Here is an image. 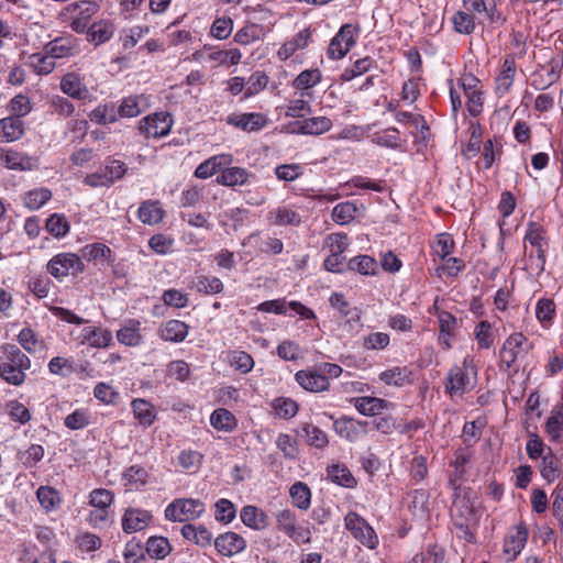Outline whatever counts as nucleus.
<instances>
[{
	"label": "nucleus",
	"mask_w": 563,
	"mask_h": 563,
	"mask_svg": "<svg viewBox=\"0 0 563 563\" xmlns=\"http://www.w3.org/2000/svg\"><path fill=\"white\" fill-rule=\"evenodd\" d=\"M3 358L0 362V377L8 384L19 386L25 380V371L30 369V358L13 344L2 346Z\"/></svg>",
	"instance_id": "obj_1"
},
{
	"label": "nucleus",
	"mask_w": 563,
	"mask_h": 563,
	"mask_svg": "<svg viewBox=\"0 0 563 563\" xmlns=\"http://www.w3.org/2000/svg\"><path fill=\"white\" fill-rule=\"evenodd\" d=\"M477 368L471 357H465L461 365L453 366L446 376L445 390L451 397H461L475 388Z\"/></svg>",
	"instance_id": "obj_2"
},
{
	"label": "nucleus",
	"mask_w": 563,
	"mask_h": 563,
	"mask_svg": "<svg viewBox=\"0 0 563 563\" xmlns=\"http://www.w3.org/2000/svg\"><path fill=\"white\" fill-rule=\"evenodd\" d=\"M99 11V4L96 1L81 0L68 4L65 8V14L69 15L70 29L78 33H87L90 27L91 18Z\"/></svg>",
	"instance_id": "obj_3"
},
{
	"label": "nucleus",
	"mask_w": 563,
	"mask_h": 563,
	"mask_svg": "<svg viewBox=\"0 0 563 563\" xmlns=\"http://www.w3.org/2000/svg\"><path fill=\"white\" fill-rule=\"evenodd\" d=\"M205 509V504L199 499H175L165 508V518L175 522L190 521L199 518Z\"/></svg>",
	"instance_id": "obj_4"
},
{
	"label": "nucleus",
	"mask_w": 563,
	"mask_h": 563,
	"mask_svg": "<svg viewBox=\"0 0 563 563\" xmlns=\"http://www.w3.org/2000/svg\"><path fill=\"white\" fill-rule=\"evenodd\" d=\"M85 265L80 256L75 253H59L47 263V272L58 280L68 275H77L84 272Z\"/></svg>",
	"instance_id": "obj_5"
},
{
	"label": "nucleus",
	"mask_w": 563,
	"mask_h": 563,
	"mask_svg": "<svg viewBox=\"0 0 563 563\" xmlns=\"http://www.w3.org/2000/svg\"><path fill=\"white\" fill-rule=\"evenodd\" d=\"M358 26L351 23L341 26L328 47V56L331 59L343 58L356 42Z\"/></svg>",
	"instance_id": "obj_6"
},
{
	"label": "nucleus",
	"mask_w": 563,
	"mask_h": 563,
	"mask_svg": "<svg viewBox=\"0 0 563 563\" xmlns=\"http://www.w3.org/2000/svg\"><path fill=\"white\" fill-rule=\"evenodd\" d=\"M531 343L522 333H512L506 339L500 350V358L510 368L519 358H523L531 349Z\"/></svg>",
	"instance_id": "obj_7"
},
{
	"label": "nucleus",
	"mask_w": 563,
	"mask_h": 563,
	"mask_svg": "<svg viewBox=\"0 0 563 563\" xmlns=\"http://www.w3.org/2000/svg\"><path fill=\"white\" fill-rule=\"evenodd\" d=\"M277 527L297 543L310 541L309 529L297 522L295 514L289 509H283L276 515Z\"/></svg>",
	"instance_id": "obj_8"
},
{
	"label": "nucleus",
	"mask_w": 563,
	"mask_h": 563,
	"mask_svg": "<svg viewBox=\"0 0 563 563\" xmlns=\"http://www.w3.org/2000/svg\"><path fill=\"white\" fill-rule=\"evenodd\" d=\"M173 119L170 114L165 112L147 115L140 121V130L146 137H163L167 135L172 129Z\"/></svg>",
	"instance_id": "obj_9"
},
{
	"label": "nucleus",
	"mask_w": 563,
	"mask_h": 563,
	"mask_svg": "<svg viewBox=\"0 0 563 563\" xmlns=\"http://www.w3.org/2000/svg\"><path fill=\"white\" fill-rule=\"evenodd\" d=\"M368 422L343 416L333 422L335 432L350 442H355L367 434Z\"/></svg>",
	"instance_id": "obj_10"
},
{
	"label": "nucleus",
	"mask_w": 563,
	"mask_h": 563,
	"mask_svg": "<svg viewBox=\"0 0 563 563\" xmlns=\"http://www.w3.org/2000/svg\"><path fill=\"white\" fill-rule=\"evenodd\" d=\"M152 514L148 510L129 507L124 510L121 526L125 533H134L144 530L152 521Z\"/></svg>",
	"instance_id": "obj_11"
},
{
	"label": "nucleus",
	"mask_w": 563,
	"mask_h": 563,
	"mask_svg": "<svg viewBox=\"0 0 563 563\" xmlns=\"http://www.w3.org/2000/svg\"><path fill=\"white\" fill-rule=\"evenodd\" d=\"M0 162L14 170H33L38 166L37 158L12 148H0Z\"/></svg>",
	"instance_id": "obj_12"
},
{
	"label": "nucleus",
	"mask_w": 563,
	"mask_h": 563,
	"mask_svg": "<svg viewBox=\"0 0 563 563\" xmlns=\"http://www.w3.org/2000/svg\"><path fill=\"white\" fill-rule=\"evenodd\" d=\"M351 402L361 415L366 417L379 416L395 407L388 400L371 396L355 397L351 399Z\"/></svg>",
	"instance_id": "obj_13"
},
{
	"label": "nucleus",
	"mask_w": 563,
	"mask_h": 563,
	"mask_svg": "<svg viewBox=\"0 0 563 563\" xmlns=\"http://www.w3.org/2000/svg\"><path fill=\"white\" fill-rule=\"evenodd\" d=\"M214 547L219 554L233 556L245 550L246 541L240 534L229 531L214 539Z\"/></svg>",
	"instance_id": "obj_14"
},
{
	"label": "nucleus",
	"mask_w": 563,
	"mask_h": 563,
	"mask_svg": "<svg viewBox=\"0 0 563 563\" xmlns=\"http://www.w3.org/2000/svg\"><path fill=\"white\" fill-rule=\"evenodd\" d=\"M295 379L303 389L312 393L328 390L330 386V380L321 376L317 366L297 372Z\"/></svg>",
	"instance_id": "obj_15"
},
{
	"label": "nucleus",
	"mask_w": 563,
	"mask_h": 563,
	"mask_svg": "<svg viewBox=\"0 0 563 563\" xmlns=\"http://www.w3.org/2000/svg\"><path fill=\"white\" fill-rule=\"evenodd\" d=\"M232 163L233 156L231 154L222 153L211 156L197 166L195 176L200 179H207L219 172L221 174L224 167L230 166Z\"/></svg>",
	"instance_id": "obj_16"
},
{
	"label": "nucleus",
	"mask_w": 563,
	"mask_h": 563,
	"mask_svg": "<svg viewBox=\"0 0 563 563\" xmlns=\"http://www.w3.org/2000/svg\"><path fill=\"white\" fill-rule=\"evenodd\" d=\"M451 515L453 517V521L455 520H465L466 522H477L478 515L475 509V500L471 497L470 494H464L463 496H457L452 504Z\"/></svg>",
	"instance_id": "obj_17"
},
{
	"label": "nucleus",
	"mask_w": 563,
	"mask_h": 563,
	"mask_svg": "<svg viewBox=\"0 0 563 563\" xmlns=\"http://www.w3.org/2000/svg\"><path fill=\"white\" fill-rule=\"evenodd\" d=\"M365 213V207L355 201H344L338 203L331 213L332 220L339 225H346L351 223L356 217H362Z\"/></svg>",
	"instance_id": "obj_18"
},
{
	"label": "nucleus",
	"mask_w": 563,
	"mask_h": 563,
	"mask_svg": "<svg viewBox=\"0 0 563 563\" xmlns=\"http://www.w3.org/2000/svg\"><path fill=\"white\" fill-rule=\"evenodd\" d=\"M525 241L531 245L530 257H537V267L543 268L544 264V238L542 228L537 223H530L525 236Z\"/></svg>",
	"instance_id": "obj_19"
},
{
	"label": "nucleus",
	"mask_w": 563,
	"mask_h": 563,
	"mask_svg": "<svg viewBox=\"0 0 563 563\" xmlns=\"http://www.w3.org/2000/svg\"><path fill=\"white\" fill-rule=\"evenodd\" d=\"M112 333L109 329L101 327H85L81 330V343L91 347L104 349L112 343Z\"/></svg>",
	"instance_id": "obj_20"
},
{
	"label": "nucleus",
	"mask_w": 563,
	"mask_h": 563,
	"mask_svg": "<svg viewBox=\"0 0 563 563\" xmlns=\"http://www.w3.org/2000/svg\"><path fill=\"white\" fill-rule=\"evenodd\" d=\"M117 339L119 343L126 346H139L143 342L141 333V322L135 319H129L117 331Z\"/></svg>",
	"instance_id": "obj_21"
},
{
	"label": "nucleus",
	"mask_w": 563,
	"mask_h": 563,
	"mask_svg": "<svg viewBox=\"0 0 563 563\" xmlns=\"http://www.w3.org/2000/svg\"><path fill=\"white\" fill-rule=\"evenodd\" d=\"M227 122L243 131L252 132L261 130L265 125L266 119L261 113H242L229 115Z\"/></svg>",
	"instance_id": "obj_22"
},
{
	"label": "nucleus",
	"mask_w": 563,
	"mask_h": 563,
	"mask_svg": "<svg viewBox=\"0 0 563 563\" xmlns=\"http://www.w3.org/2000/svg\"><path fill=\"white\" fill-rule=\"evenodd\" d=\"M139 220L147 225H155L164 218V210L158 200H145L141 202L137 210Z\"/></svg>",
	"instance_id": "obj_23"
},
{
	"label": "nucleus",
	"mask_w": 563,
	"mask_h": 563,
	"mask_svg": "<svg viewBox=\"0 0 563 563\" xmlns=\"http://www.w3.org/2000/svg\"><path fill=\"white\" fill-rule=\"evenodd\" d=\"M114 25L109 20L93 22L87 31V40L96 45L108 42L114 34Z\"/></svg>",
	"instance_id": "obj_24"
},
{
	"label": "nucleus",
	"mask_w": 563,
	"mask_h": 563,
	"mask_svg": "<svg viewBox=\"0 0 563 563\" xmlns=\"http://www.w3.org/2000/svg\"><path fill=\"white\" fill-rule=\"evenodd\" d=\"M60 89L64 93L78 100L85 99L88 96L87 87L75 73H68L62 78Z\"/></svg>",
	"instance_id": "obj_25"
},
{
	"label": "nucleus",
	"mask_w": 563,
	"mask_h": 563,
	"mask_svg": "<svg viewBox=\"0 0 563 563\" xmlns=\"http://www.w3.org/2000/svg\"><path fill=\"white\" fill-rule=\"evenodd\" d=\"M252 174L242 167H224L222 173L217 177V183L222 186L235 187L245 185Z\"/></svg>",
	"instance_id": "obj_26"
},
{
	"label": "nucleus",
	"mask_w": 563,
	"mask_h": 563,
	"mask_svg": "<svg viewBox=\"0 0 563 563\" xmlns=\"http://www.w3.org/2000/svg\"><path fill=\"white\" fill-rule=\"evenodd\" d=\"M189 327L180 320H169L159 329V336L168 342H181L188 334Z\"/></svg>",
	"instance_id": "obj_27"
},
{
	"label": "nucleus",
	"mask_w": 563,
	"mask_h": 563,
	"mask_svg": "<svg viewBox=\"0 0 563 563\" xmlns=\"http://www.w3.org/2000/svg\"><path fill=\"white\" fill-rule=\"evenodd\" d=\"M24 133L23 121L19 118L7 117L0 120V139L5 142H14Z\"/></svg>",
	"instance_id": "obj_28"
},
{
	"label": "nucleus",
	"mask_w": 563,
	"mask_h": 563,
	"mask_svg": "<svg viewBox=\"0 0 563 563\" xmlns=\"http://www.w3.org/2000/svg\"><path fill=\"white\" fill-rule=\"evenodd\" d=\"M131 407L134 418L142 427L147 428L154 423L156 413L151 402L145 399L137 398L131 402Z\"/></svg>",
	"instance_id": "obj_29"
},
{
	"label": "nucleus",
	"mask_w": 563,
	"mask_h": 563,
	"mask_svg": "<svg viewBox=\"0 0 563 563\" xmlns=\"http://www.w3.org/2000/svg\"><path fill=\"white\" fill-rule=\"evenodd\" d=\"M267 219L274 225H299L301 216L287 207H278L268 212Z\"/></svg>",
	"instance_id": "obj_30"
},
{
	"label": "nucleus",
	"mask_w": 563,
	"mask_h": 563,
	"mask_svg": "<svg viewBox=\"0 0 563 563\" xmlns=\"http://www.w3.org/2000/svg\"><path fill=\"white\" fill-rule=\"evenodd\" d=\"M332 128L331 119L327 117H313L298 123L297 132L301 134L319 135Z\"/></svg>",
	"instance_id": "obj_31"
},
{
	"label": "nucleus",
	"mask_w": 563,
	"mask_h": 563,
	"mask_svg": "<svg viewBox=\"0 0 563 563\" xmlns=\"http://www.w3.org/2000/svg\"><path fill=\"white\" fill-rule=\"evenodd\" d=\"M516 74V64L512 57H507L503 64L501 71L496 78V91L499 95H505L512 86Z\"/></svg>",
	"instance_id": "obj_32"
},
{
	"label": "nucleus",
	"mask_w": 563,
	"mask_h": 563,
	"mask_svg": "<svg viewBox=\"0 0 563 563\" xmlns=\"http://www.w3.org/2000/svg\"><path fill=\"white\" fill-rule=\"evenodd\" d=\"M148 478L147 471L141 465H132L122 474L123 485L128 490L139 489L145 485Z\"/></svg>",
	"instance_id": "obj_33"
},
{
	"label": "nucleus",
	"mask_w": 563,
	"mask_h": 563,
	"mask_svg": "<svg viewBox=\"0 0 563 563\" xmlns=\"http://www.w3.org/2000/svg\"><path fill=\"white\" fill-rule=\"evenodd\" d=\"M181 534L185 539L202 548L210 545L212 542V533L206 527L200 525H185L181 528Z\"/></svg>",
	"instance_id": "obj_34"
},
{
	"label": "nucleus",
	"mask_w": 563,
	"mask_h": 563,
	"mask_svg": "<svg viewBox=\"0 0 563 563\" xmlns=\"http://www.w3.org/2000/svg\"><path fill=\"white\" fill-rule=\"evenodd\" d=\"M411 371L407 367L395 366L379 374V380L386 385L402 387L410 383Z\"/></svg>",
	"instance_id": "obj_35"
},
{
	"label": "nucleus",
	"mask_w": 563,
	"mask_h": 563,
	"mask_svg": "<svg viewBox=\"0 0 563 563\" xmlns=\"http://www.w3.org/2000/svg\"><path fill=\"white\" fill-rule=\"evenodd\" d=\"M527 537V530L519 527L506 539L504 552L508 555L509 560L516 559V556L522 551Z\"/></svg>",
	"instance_id": "obj_36"
},
{
	"label": "nucleus",
	"mask_w": 563,
	"mask_h": 563,
	"mask_svg": "<svg viewBox=\"0 0 563 563\" xmlns=\"http://www.w3.org/2000/svg\"><path fill=\"white\" fill-rule=\"evenodd\" d=\"M309 38V30H301L278 49V56L282 59L289 58L296 51L305 48L308 45Z\"/></svg>",
	"instance_id": "obj_37"
},
{
	"label": "nucleus",
	"mask_w": 563,
	"mask_h": 563,
	"mask_svg": "<svg viewBox=\"0 0 563 563\" xmlns=\"http://www.w3.org/2000/svg\"><path fill=\"white\" fill-rule=\"evenodd\" d=\"M44 52L55 60L71 56L74 54V45L70 38L58 37L47 43L44 46Z\"/></svg>",
	"instance_id": "obj_38"
},
{
	"label": "nucleus",
	"mask_w": 563,
	"mask_h": 563,
	"mask_svg": "<svg viewBox=\"0 0 563 563\" xmlns=\"http://www.w3.org/2000/svg\"><path fill=\"white\" fill-rule=\"evenodd\" d=\"M242 522L252 529H263L266 527L265 514L254 506H245L240 512Z\"/></svg>",
	"instance_id": "obj_39"
},
{
	"label": "nucleus",
	"mask_w": 563,
	"mask_h": 563,
	"mask_svg": "<svg viewBox=\"0 0 563 563\" xmlns=\"http://www.w3.org/2000/svg\"><path fill=\"white\" fill-rule=\"evenodd\" d=\"M210 423L219 431L230 432L235 428L236 419L229 410L220 408L211 413Z\"/></svg>",
	"instance_id": "obj_40"
},
{
	"label": "nucleus",
	"mask_w": 563,
	"mask_h": 563,
	"mask_svg": "<svg viewBox=\"0 0 563 563\" xmlns=\"http://www.w3.org/2000/svg\"><path fill=\"white\" fill-rule=\"evenodd\" d=\"M328 476L330 479L340 485L347 488H352L356 485V479L351 474L349 468L342 464H334L328 467Z\"/></svg>",
	"instance_id": "obj_41"
},
{
	"label": "nucleus",
	"mask_w": 563,
	"mask_h": 563,
	"mask_svg": "<svg viewBox=\"0 0 563 563\" xmlns=\"http://www.w3.org/2000/svg\"><path fill=\"white\" fill-rule=\"evenodd\" d=\"M350 271L357 272L362 275H376L378 272L377 262L368 255H358L351 258L347 263Z\"/></svg>",
	"instance_id": "obj_42"
},
{
	"label": "nucleus",
	"mask_w": 563,
	"mask_h": 563,
	"mask_svg": "<svg viewBox=\"0 0 563 563\" xmlns=\"http://www.w3.org/2000/svg\"><path fill=\"white\" fill-rule=\"evenodd\" d=\"M227 361L231 367L242 374L250 373L254 367L253 357L244 351H230L227 355Z\"/></svg>",
	"instance_id": "obj_43"
},
{
	"label": "nucleus",
	"mask_w": 563,
	"mask_h": 563,
	"mask_svg": "<svg viewBox=\"0 0 563 563\" xmlns=\"http://www.w3.org/2000/svg\"><path fill=\"white\" fill-rule=\"evenodd\" d=\"M36 497L41 506L46 510H55L60 505L59 493L49 486H40L36 492Z\"/></svg>",
	"instance_id": "obj_44"
},
{
	"label": "nucleus",
	"mask_w": 563,
	"mask_h": 563,
	"mask_svg": "<svg viewBox=\"0 0 563 563\" xmlns=\"http://www.w3.org/2000/svg\"><path fill=\"white\" fill-rule=\"evenodd\" d=\"M146 553L152 559H164L167 556L170 551L172 547L169 544V541L167 538L164 537H151L146 542Z\"/></svg>",
	"instance_id": "obj_45"
},
{
	"label": "nucleus",
	"mask_w": 563,
	"mask_h": 563,
	"mask_svg": "<svg viewBox=\"0 0 563 563\" xmlns=\"http://www.w3.org/2000/svg\"><path fill=\"white\" fill-rule=\"evenodd\" d=\"M45 229L56 239L64 238L70 229V224L64 214L53 213L46 220Z\"/></svg>",
	"instance_id": "obj_46"
},
{
	"label": "nucleus",
	"mask_w": 563,
	"mask_h": 563,
	"mask_svg": "<svg viewBox=\"0 0 563 563\" xmlns=\"http://www.w3.org/2000/svg\"><path fill=\"white\" fill-rule=\"evenodd\" d=\"M52 197L47 188H36L26 192L23 197V203L30 210H37L43 207Z\"/></svg>",
	"instance_id": "obj_47"
},
{
	"label": "nucleus",
	"mask_w": 563,
	"mask_h": 563,
	"mask_svg": "<svg viewBox=\"0 0 563 563\" xmlns=\"http://www.w3.org/2000/svg\"><path fill=\"white\" fill-rule=\"evenodd\" d=\"M301 432L309 445L317 449H323L328 445V437L320 428L305 423L301 428Z\"/></svg>",
	"instance_id": "obj_48"
},
{
	"label": "nucleus",
	"mask_w": 563,
	"mask_h": 563,
	"mask_svg": "<svg viewBox=\"0 0 563 563\" xmlns=\"http://www.w3.org/2000/svg\"><path fill=\"white\" fill-rule=\"evenodd\" d=\"M292 504L299 509L306 510L310 506L311 493L309 487L301 483H295L289 490Z\"/></svg>",
	"instance_id": "obj_49"
},
{
	"label": "nucleus",
	"mask_w": 563,
	"mask_h": 563,
	"mask_svg": "<svg viewBox=\"0 0 563 563\" xmlns=\"http://www.w3.org/2000/svg\"><path fill=\"white\" fill-rule=\"evenodd\" d=\"M555 316V303L549 298H542L537 302L536 317L544 328L552 324Z\"/></svg>",
	"instance_id": "obj_50"
},
{
	"label": "nucleus",
	"mask_w": 563,
	"mask_h": 563,
	"mask_svg": "<svg viewBox=\"0 0 563 563\" xmlns=\"http://www.w3.org/2000/svg\"><path fill=\"white\" fill-rule=\"evenodd\" d=\"M321 78L322 75L319 69H306L295 78L292 86L296 89L307 90L317 86L321 81Z\"/></svg>",
	"instance_id": "obj_51"
},
{
	"label": "nucleus",
	"mask_w": 563,
	"mask_h": 563,
	"mask_svg": "<svg viewBox=\"0 0 563 563\" xmlns=\"http://www.w3.org/2000/svg\"><path fill=\"white\" fill-rule=\"evenodd\" d=\"M194 285L197 291L203 294H219L223 290V283L216 276L200 275Z\"/></svg>",
	"instance_id": "obj_52"
},
{
	"label": "nucleus",
	"mask_w": 563,
	"mask_h": 563,
	"mask_svg": "<svg viewBox=\"0 0 563 563\" xmlns=\"http://www.w3.org/2000/svg\"><path fill=\"white\" fill-rule=\"evenodd\" d=\"M444 550L437 544H429L426 550L416 554L410 563H442Z\"/></svg>",
	"instance_id": "obj_53"
},
{
	"label": "nucleus",
	"mask_w": 563,
	"mask_h": 563,
	"mask_svg": "<svg viewBox=\"0 0 563 563\" xmlns=\"http://www.w3.org/2000/svg\"><path fill=\"white\" fill-rule=\"evenodd\" d=\"M474 335L479 349H489L494 343L492 324L486 320L475 327Z\"/></svg>",
	"instance_id": "obj_54"
},
{
	"label": "nucleus",
	"mask_w": 563,
	"mask_h": 563,
	"mask_svg": "<svg viewBox=\"0 0 563 563\" xmlns=\"http://www.w3.org/2000/svg\"><path fill=\"white\" fill-rule=\"evenodd\" d=\"M81 256L91 262V261H99V260H108L111 255V250L102 243H92L85 245L80 250Z\"/></svg>",
	"instance_id": "obj_55"
},
{
	"label": "nucleus",
	"mask_w": 563,
	"mask_h": 563,
	"mask_svg": "<svg viewBox=\"0 0 563 563\" xmlns=\"http://www.w3.org/2000/svg\"><path fill=\"white\" fill-rule=\"evenodd\" d=\"M273 408L276 415L283 419H290L295 417L298 411L297 402L286 397L276 398L273 401Z\"/></svg>",
	"instance_id": "obj_56"
},
{
	"label": "nucleus",
	"mask_w": 563,
	"mask_h": 563,
	"mask_svg": "<svg viewBox=\"0 0 563 563\" xmlns=\"http://www.w3.org/2000/svg\"><path fill=\"white\" fill-rule=\"evenodd\" d=\"M114 496L112 492L104 488H97L89 494V505L92 508H102L110 510V506L113 504Z\"/></svg>",
	"instance_id": "obj_57"
},
{
	"label": "nucleus",
	"mask_w": 563,
	"mask_h": 563,
	"mask_svg": "<svg viewBox=\"0 0 563 563\" xmlns=\"http://www.w3.org/2000/svg\"><path fill=\"white\" fill-rule=\"evenodd\" d=\"M545 430L551 441H559L563 431V409L553 411L548 418Z\"/></svg>",
	"instance_id": "obj_58"
},
{
	"label": "nucleus",
	"mask_w": 563,
	"mask_h": 563,
	"mask_svg": "<svg viewBox=\"0 0 563 563\" xmlns=\"http://www.w3.org/2000/svg\"><path fill=\"white\" fill-rule=\"evenodd\" d=\"M268 84V77L264 71L253 73L246 80L245 98H250L264 90Z\"/></svg>",
	"instance_id": "obj_59"
},
{
	"label": "nucleus",
	"mask_w": 563,
	"mask_h": 563,
	"mask_svg": "<svg viewBox=\"0 0 563 563\" xmlns=\"http://www.w3.org/2000/svg\"><path fill=\"white\" fill-rule=\"evenodd\" d=\"M143 99L141 97H128L121 102L118 113L120 117L134 118L142 112Z\"/></svg>",
	"instance_id": "obj_60"
},
{
	"label": "nucleus",
	"mask_w": 563,
	"mask_h": 563,
	"mask_svg": "<svg viewBox=\"0 0 563 563\" xmlns=\"http://www.w3.org/2000/svg\"><path fill=\"white\" fill-rule=\"evenodd\" d=\"M541 475L549 483L555 481L561 475L560 462L552 453L543 456Z\"/></svg>",
	"instance_id": "obj_61"
},
{
	"label": "nucleus",
	"mask_w": 563,
	"mask_h": 563,
	"mask_svg": "<svg viewBox=\"0 0 563 563\" xmlns=\"http://www.w3.org/2000/svg\"><path fill=\"white\" fill-rule=\"evenodd\" d=\"M233 31V21L231 18L221 16L213 21L210 34L218 40H225Z\"/></svg>",
	"instance_id": "obj_62"
},
{
	"label": "nucleus",
	"mask_w": 563,
	"mask_h": 563,
	"mask_svg": "<svg viewBox=\"0 0 563 563\" xmlns=\"http://www.w3.org/2000/svg\"><path fill=\"white\" fill-rule=\"evenodd\" d=\"M452 22L454 25V30L461 34H471L475 30L474 19L464 11H457L453 18Z\"/></svg>",
	"instance_id": "obj_63"
},
{
	"label": "nucleus",
	"mask_w": 563,
	"mask_h": 563,
	"mask_svg": "<svg viewBox=\"0 0 563 563\" xmlns=\"http://www.w3.org/2000/svg\"><path fill=\"white\" fill-rule=\"evenodd\" d=\"M123 556L125 563H143L145 558L141 542L135 539L130 540L125 544Z\"/></svg>",
	"instance_id": "obj_64"
}]
</instances>
